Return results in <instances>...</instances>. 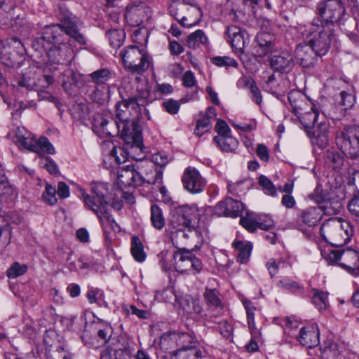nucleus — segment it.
Segmentation results:
<instances>
[{"instance_id": "nucleus-1", "label": "nucleus", "mask_w": 359, "mask_h": 359, "mask_svg": "<svg viewBox=\"0 0 359 359\" xmlns=\"http://www.w3.org/2000/svg\"><path fill=\"white\" fill-rule=\"evenodd\" d=\"M142 99L131 97L119 102L116 105V118L113 120L108 113L96 114L93 118V131L100 138L121 135L126 144L131 147L142 146V131L139 120L144 116L150 118Z\"/></svg>"}, {"instance_id": "nucleus-2", "label": "nucleus", "mask_w": 359, "mask_h": 359, "mask_svg": "<svg viewBox=\"0 0 359 359\" xmlns=\"http://www.w3.org/2000/svg\"><path fill=\"white\" fill-rule=\"evenodd\" d=\"M58 18L60 22L46 26L33 44L37 50L46 52L50 66L62 65L70 61L72 50L66 36L80 45L87 43L86 36L80 32L82 22L78 17L69 10L61 9Z\"/></svg>"}, {"instance_id": "nucleus-3", "label": "nucleus", "mask_w": 359, "mask_h": 359, "mask_svg": "<svg viewBox=\"0 0 359 359\" xmlns=\"http://www.w3.org/2000/svg\"><path fill=\"white\" fill-rule=\"evenodd\" d=\"M79 191L85 205L98 217L104 233L107 234L119 232L121 228L109 212L107 184L102 182L92 183L90 195L86 194L81 188L79 189Z\"/></svg>"}, {"instance_id": "nucleus-4", "label": "nucleus", "mask_w": 359, "mask_h": 359, "mask_svg": "<svg viewBox=\"0 0 359 359\" xmlns=\"http://www.w3.org/2000/svg\"><path fill=\"white\" fill-rule=\"evenodd\" d=\"M320 233L323 238L332 246L347 244L354 233L351 223L340 217L330 218L322 224Z\"/></svg>"}, {"instance_id": "nucleus-5", "label": "nucleus", "mask_w": 359, "mask_h": 359, "mask_svg": "<svg viewBox=\"0 0 359 359\" xmlns=\"http://www.w3.org/2000/svg\"><path fill=\"white\" fill-rule=\"evenodd\" d=\"M307 43L316 56H323L328 52L334 38V30L323 26L320 20H313L309 28L304 33Z\"/></svg>"}, {"instance_id": "nucleus-6", "label": "nucleus", "mask_w": 359, "mask_h": 359, "mask_svg": "<svg viewBox=\"0 0 359 359\" xmlns=\"http://www.w3.org/2000/svg\"><path fill=\"white\" fill-rule=\"evenodd\" d=\"M318 18L323 26L334 29V25L341 27L349 18L344 4L339 0H323L317 6Z\"/></svg>"}, {"instance_id": "nucleus-7", "label": "nucleus", "mask_w": 359, "mask_h": 359, "mask_svg": "<svg viewBox=\"0 0 359 359\" xmlns=\"http://www.w3.org/2000/svg\"><path fill=\"white\" fill-rule=\"evenodd\" d=\"M335 143L343 154L352 160H359V126H345L335 134Z\"/></svg>"}, {"instance_id": "nucleus-8", "label": "nucleus", "mask_w": 359, "mask_h": 359, "mask_svg": "<svg viewBox=\"0 0 359 359\" xmlns=\"http://www.w3.org/2000/svg\"><path fill=\"white\" fill-rule=\"evenodd\" d=\"M123 66L133 73L142 74L147 71L151 62L150 56L144 49L136 45L125 47L120 52Z\"/></svg>"}, {"instance_id": "nucleus-9", "label": "nucleus", "mask_w": 359, "mask_h": 359, "mask_svg": "<svg viewBox=\"0 0 359 359\" xmlns=\"http://www.w3.org/2000/svg\"><path fill=\"white\" fill-rule=\"evenodd\" d=\"M323 255L330 264H337L344 269L359 267V251L356 249L329 250Z\"/></svg>"}, {"instance_id": "nucleus-10", "label": "nucleus", "mask_w": 359, "mask_h": 359, "mask_svg": "<svg viewBox=\"0 0 359 359\" xmlns=\"http://www.w3.org/2000/svg\"><path fill=\"white\" fill-rule=\"evenodd\" d=\"M173 259L175 268L180 273L193 271L194 274L199 273L203 269L201 260L186 248H178L173 254Z\"/></svg>"}, {"instance_id": "nucleus-11", "label": "nucleus", "mask_w": 359, "mask_h": 359, "mask_svg": "<svg viewBox=\"0 0 359 359\" xmlns=\"http://www.w3.org/2000/svg\"><path fill=\"white\" fill-rule=\"evenodd\" d=\"M14 143L20 150H28L39 154L41 153L54 154L55 153L53 145L46 137L41 136L36 140L35 136L29 131H27V134L24 135L20 140H14Z\"/></svg>"}, {"instance_id": "nucleus-12", "label": "nucleus", "mask_w": 359, "mask_h": 359, "mask_svg": "<svg viewBox=\"0 0 359 359\" xmlns=\"http://www.w3.org/2000/svg\"><path fill=\"white\" fill-rule=\"evenodd\" d=\"M203 209H199L195 205H184L175 208L171 219V224L182 225V226L191 227L193 220L201 219V212Z\"/></svg>"}, {"instance_id": "nucleus-13", "label": "nucleus", "mask_w": 359, "mask_h": 359, "mask_svg": "<svg viewBox=\"0 0 359 359\" xmlns=\"http://www.w3.org/2000/svg\"><path fill=\"white\" fill-rule=\"evenodd\" d=\"M182 181L184 189L191 194L202 192L206 185V180L201 176L198 170L193 167L186 168Z\"/></svg>"}, {"instance_id": "nucleus-14", "label": "nucleus", "mask_w": 359, "mask_h": 359, "mask_svg": "<svg viewBox=\"0 0 359 359\" xmlns=\"http://www.w3.org/2000/svg\"><path fill=\"white\" fill-rule=\"evenodd\" d=\"M151 15V8L144 3L132 4L127 6L125 18L133 27H137L147 20Z\"/></svg>"}, {"instance_id": "nucleus-15", "label": "nucleus", "mask_w": 359, "mask_h": 359, "mask_svg": "<svg viewBox=\"0 0 359 359\" xmlns=\"http://www.w3.org/2000/svg\"><path fill=\"white\" fill-rule=\"evenodd\" d=\"M117 183L121 189L141 186L142 173L136 170L134 165H128L118 171Z\"/></svg>"}, {"instance_id": "nucleus-16", "label": "nucleus", "mask_w": 359, "mask_h": 359, "mask_svg": "<svg viewBox=\"0 0 359 359\" xmlns=\"http://www.w3.org/2000/svg\"><path fill=\"white\" fill-rule=\"evenodd\" d=\"M306 105L311 108L310 111H306L304 107V110L300 111L298 115H296L307 129H313L316 127L319 123L318 120L321 118V121H325L323 113L320 115L321 109L318 104H315L311 100H308Z\"/></svg>"}, {"instance_id": "nucleus-17", "label": "nucleus", "mask_w": 359, "mask_h": 359, "mask_svg": "<svg viewBox=\"0 0 359 359\" xmlns=\"http://www.w3.org/2000/svg\"><path fill=\"white\" fill-rule=\"evenodd\" d=\"M269 65L274 71L280 73H288L294 67L293 56L287 50L274 53L269 60Z\"/></svg>"}, {"instance_id": "nucleus-18", "label": "nucleus", "mask_w": 359, "mask_h": 359, "mask_svg": "<svg viewBox=\"0 0 359 359\" xmlns=\"http://www.w3.org/2000/svg\"><path fill=\"white\" fill-rule=\"evenodd\" d=\"M195 338L188 332H172L169 334H165L161 341H171L176 343L178 347L175 357L172 359H177L180 353L186 351L189 349H198L197 347L193 346Z\"/></svg>"}, {"instance_id": "nucleus-19", "label": "nucleus", "mask_w": 359, "mask_h": 359, "mask_svg": "<svg viewBox=\"0 0 359 359\" xmlns=\"http://www.w3.org/2000/svg\"><path fill=\"white\" fill-rule=\"evenodd\" d=\"M297 339L303 346L309 348L317 346L320 343V333L317 325L312 324L302 327Z\"/></svg>"}, {"instance_id": "nucleus-20", "label": "nucleus", "mask_w": 359, "mask_h": 359, "mask_svg": "<svg viewBox=\"0 0 359 359\" xmlns=\"http://www.w3.org/2000/svg\"><path fill=\"white\" fill-rule=\"evenodd\" d=\"M328 129L329 123L325 121H320L316 127L311 129L312 131L309 130L308 134L312 144L320 149H325L329 142Z\"/></svg>"}, {"instance_id": "nucleus-21", "label": "nucleus", "mask_w": 359, "mask_h": 359, "mask_svg": "<svg viewBox=\"0 0 359 359\" xmlns=\"http://www.w3.org/2000/svg\"><path fill=\"white\" fill-rule=\"evenodd\" d=\"M203 298L208 309L213 316H219L224 311V304L218 290L205 287Z\"/></svg>"}, {"instance_id": "nucleus-22", "label": "nucleus", "mask_w": 359, "mask_h": 359, "mask_svg": "<svg viewBox=\"0 0 359 359\" xmlns=\"http://www.w3.org/2000/svg\"><path fill=\"white\" fill-rule=\"evenodd\" d=\"M314 54L315 51L307 43L298 45L295 49L296 60L303 68H310L314 65Z\"/></svg>"}, {"instance_id": "nucleus-23", "label": "nucleus", "mask_w": 359, "mask_h": 359, "mask_svg": "<svg viewBox=\"0 0 359 359\" xmlns=\"http://www.w3.org/2000/svg\"><path fill=\"white\" fill-rule=\"evenodd\" d=\"M246 32L237 26H230L227 28L229 41L233 48L238 51H242L245 47L246 40L245 38Z\"/></svg>"}, {"instance_id": "nucleus-24", "label": "nucleus", "mask_w": 359, "mask_h": 359, "mask_svg": "<svg viewBox=\"0 0 359 359\" xmlns=\"http://www.w3.org/2000/svg\"><path fill=\"white\" fill-rule=\"evenodd\" d=\"M264 88L266 91L280 100L285 96L287 90V81L283 80L277 81L274 74H271L265 82Z\"/></svg>"}, {"instance_id": "nucleus-25", "label": "nucleus", "mask_w": 359, "mask_h": 359, "mask_svg": "<svg viewBox=\"0 0 359 359\" xmlns=\"http://www.w3.org/2000/svg\"><path fill=\"white\" fill-rule=\"evenodd\" d=\"M189 11V8L185 4H172L170 6V14L184 27H189L195 23L189 20V16L186 15Z\"/></svg>"}, {"instance_id": "nucleus-26", "label": "nucleus", "mask_w": 359, "mask_h": 359, "mask_svg": "<svg viewBox=\"0 0 359 359\" xmlns=\"http://www.w3.org/2000/svg\"><path fill=\"white\" fill-rule=\"evenodd\" d=\"M300 217L305 224L315 226L323 217V210L320 207H309L302 212Z\"/></svg>"}, {"instance_id": "nucleus-27", "label": "nucleus", "mask_w": 359, "mask_h": 359, "mask_svg": "<svg viewBox=\"0 0 359 359\" xmlns=\"http://www.w3.org/2000/svg\"><path fill=\"white\" fill-rule=\"evenodd\" d=\"M113 72L108 68H101L90 73L88 76L96 86H108L107 82L113 79Z\"/></svg>"}, {"instance_id": "nucleus-28", "label": "nucleus", "mask_w": 359, "mask_h": 359, "mask_svg": "<svg viewBox=\"0 0 359 359\" xmlns=\"http://www.w3.org/2000/svg\"><path fill=\"white\" fill-rule=\"evenodd\" d=\"M53 77L52 75L45 74L43 76V83H41L39 87V90L38 91V95L41 100H46L50 102L54 103L57 108L60 107V102L57 100V99L47 91L43 90V88H48L49 86L53 83Z\"/></svg>"}, {"instance_id": "nucleus-29", "label": "nucleus", "mask_w": 359, "mask_h": 359, "mask_svg": "<svg viewBox=\"0 0 359 359\" xmlns=\"http://www.w3.org/2000/svg\"><path fill=\"white\" fill-rule=\"evenodd\" d=\"M237 253V261L241 264L247 263L249 260L252 245L250 243L243 242L242 241H235L232 244Z\"/></svg>"}, {"instance_id": "nucleus-30", "label": "nucleus", "mask_w": 359, "mask_h": 359, "mask_svg": "<svg viewBox=\"0 0 359 359\" xmlns=\"http://www.w3.org/2000/svg\"><path fill=\"white\" fill-rule=\"evenodd\" d=\"M172 227L170 231V239L174 245L178 248L180 243L182 239L188 238L189 234L188 232H191V227L189 226H182V225H179L176 224H172Z\"/></svg>"}, {"instance_id": "nucleus-31", "label": "nucleus", "mask_w": 359, "mask_h": 359, "mask_svg": "<svg viewBox=\"0 0 359 359\" xmlns=\"http://www.w3.org/2000/svg\"><path fill=\"white\" fill-rule=\"evenodd\" d=\"M288 101L292 107V112L294 115H298L300 111L304 110L306 98L304 95L299 91H290L287 95Z\"/></svg>"}, {"instance_id": "nucleus-32", "label": "nucleus", "mask_w": 359, "mask_h": 359, "mask_svg": "<svg viewBox=\"0 0 359 359\" xmlns=\"http://www.w3.org/2000/svg\"><path fill=\"white\" fill-rule=\"evenodd\" d=\"M214 142L224 152H231L236 150L238 146V141L231 135L217 136Z\"/></svg>"}, {"instance_id": "nucleus-33", "label": "nucleus", "mask_w": 359, "mask_h": 359, "mask_svg": "<svg viewBox=\"0 0 359 359\" xmlns=\"http://www.w3.org/2000/svg\"><path fill=\"white\" fill-rule=\"evenodd\" d=\"M150 212V220L152 226L157 230L163 229L165 224V220L161 208L154 204L151 206Z\"/></svg>"}, {"instance_id": "nucleus-34", "label": "nucleus", "mask_w": 359, "mask_h": 359, "mask_svg": "<svg viewBox=\"0 0 359 359\" xmlns=\"http://www.w3.org/2000/svg\"><path fill=\"white\" fill-rule=\"evenodd\" d=\"M337 344L330 340L323 342L320 346V357L322 359H335L339 354Z\"/></svg>"}, {"instance_id": "nucleus-35", "label": "nucleus", "mask_w": 359, "mask_h": 359, "mask_svg": "<svg viewBox=\"0 0 359 359\" xmlns=\"http://www.w3.org/2000/svg\"><path fill=\"white\" fill-rule=\"evenodd\" d=\"M186 43L189 48L195 49L201 44L205 45L208 38L202 30L198 29L188 36Z\"/></svg>"}, {"instance_id": "nucleus-36", "label": "nucleus", "mask_w": 359, "mask_h": 359, "mask_svg": "<svg viewBox=\"0 0 359 359\" xmlns=\"http://www.w3.org/2000/svg\"><path fill=\"white\" fill-rule=\"evenodd\" d=\"M131 254L138 262H143L146 259V253L143 245L137 236H133L131 241Z\"/></svg>"}, {"instance_id": "nucleus-37", "label": "nucleus", "mask_w": 359, "mask_h": 359, "mask_svg": "<svg viewBox=\"0 0 359 359\" xmlns=\"http://www.w3.org/2000/svg\"><path fill=\"white\" fill-rule=\"evenodd\" d=\"M109 90V86H96L90 92L89 96L92 101L100 104H104L108 99V93Z\"/></svg>"}, {"instance_id": "nucleus-38", "label": "nucleus", "mask_w": 359, "mask_h": 359, "mask_svg": "<svg viewBox=\"0 0 359 359\" xmlns=\"http://www.w3.org/2000/svg\"><path fill=\"white\" fill-rule=\"evenodd\" d=\"M312 303L320 311H325L328 303V295L327 292L319 291L317 289L312 290Z\"/></svg>"}, {"instance_id": "nucleus-39", "label": "nucleus", "mask_w": 359, "mask_h": 359, "mask_svg": "<svg viewBox=\"0 0 359 359\" xmlns=\"http://www.w3.org/2000/svg\"><path fill=\"white\" fill-rule=\"evenodd\" d=\"M277 285L297 294H302L304 291V288L301 284L288 277L280 279Z\"/></svg>"}, {"instance_id": "nucleus-40", "label": "nucleus", "mask_w": 359, "mask_h": 359, "mask_svg": "<svg viewBox=\"0 0 359 359\" xmlns=\"http://www.w3.org/2000/svg\"><path fill=\"white\" fill-rule=\"evenodd\" d=\"M227 217H238L243 213L245 207L242 202L231 198H226Z\"/></svg>"}, {"instance_id": "nucleus-41", "label": "nucleus", "mask_w": 359, "mask_h": 359, "mask_svg": "<svg viewBox=\"0 0 359 359\" xmlns=\"http://www.w3.org/2000/svg\"><path fill=\"white\" fill-rule=\"evenodd\" d=\"M264 36H268L266 34H261L257 36V46H256V51L259 56H264L267 53L272 51L273 45L270 40H266Z\"/></svg>"}, {"instance_id": "nucleus-42", "label": "nucleus", "mask_w": 359, "mask_h": 359, "mask_svg": "<svg viewBox=\"0 0 359 359\" xmlns=\"http://www.w3.org/2000/svg\"><path fill=\"white\" fill-rule=\"evenodd\" d=\"M41 83H43V77L36 80L34 77H31L27 74H23L18 82L20 86L25 87L29 90H39Z\"/></svg>"}, {"instance_id": "nucleus-43", "label": "nucleus", "mask_w": 359, "mask_h": 359, "mask_svg": "<svg viewBox=\"0 0 359 359\" xmlns=\"http://www.w3.org/2000/svg\"><path fill=\"white\" fill-rule=\"evenodd\" d=\"M242 303L246 311L249 328L250 330H252L255 329V311L257 309L250 300L243 299H242Z\"/></svg>"}, {"instance_id": "nucleus-44", "label": "nucleus", "mask_w": 359, "mask_h": 359, "mask_svg": "<svg viewBox=\"0 0 359 359\" xmlns=\"http://www.w3.org/2000/svg\"><path fill=\"white\" fill-rule=\"evenodd\" d=\"M107 36L110 45L114 48H118L121 46L125 38V33L122 30L112 29L109 31Z\"/></svg>"}, {"instance_id": "nucleus-45", "label": "nucleus", "mask_w": 359, "mask_h": 359, "mask_svg": "<svg viewBox=\"0 0 359 359\" xmlns=\"http://www.w3.org/2000/svg\"><path fill=\"white\" fill-rule=\"evenodd\" d=\"M142 184H162L163 171L161 169L151 170L144 177L142 175Z\"/></svg>"}, {"instance_id": "nucleus-46", "label": "nucleus", "mask_w": 359, "mask_h": 359, "mask_svg": "<svg viewBox=\"0 0 359 359\" xmlns=\"http://www.w3.org/2000/svg\"><path fill=\"white\" fill-rule=\"evenodd\" d=\"M259 184L262 187L263 191L271 196L277 194L276 189L272 181L264 175H261L259 178Z\"/></svg>"}, {"instance_id": "nucleus-47", "label": "nucleus", "mask_w": 359, "mask_h": 359, "mask_svg": "<svg viewBox=\"0 0 359 359\" xmlns=\"http://www.w3.org/2000/svg\"><path fill=\"white\" fill-rule=\"evenodd\" d=\"M211 62L218 67H224L226 69L229 67H237V62L230 57L227 56H216L210 59Z\"/></svg>"}, {"instance_id": "nucleus-48", "label": "nucleus", "mask_w": 359, "mask_h": 359, "mask_svg": "<svg viewBox=\"0 0 359 359\" xmlns=\"http://www.w3.org/2000/svg\"><path fill=\"white\" fill-rule=\"evenodd\" d=\"M211 122L208 117L201 115V117L196 121V126L194 130L197 136H202L210 128Z\"/></svg>"}, {"instance_id": "nucleus-49", "label": "nucleus", "mask_w": 359, "mask_h": 359, "mask_svg": "<svg viewBox=\"0 0 359 359\" xmlns=\"http://www.w3.org/2000/svg\"><path fill=\"white\" fill-rule=\"evenodd\" d=\"M27 266L21 265L18 262L13 263L6 271V275L9 278H15L26 273Z\"/></svg>"}, {"instance_id": "nucleus-50", "label": "nucleus", "mask_w": 359, "mask_h": 359, "mask_svg": "<svg viewBox=\"0 0 359 359\" xmlns=\"http://www.w3.org/2000/svg\"><path fill=\"white\" fill-rule=\"evenodd\" d=\"M56 189L50 184H47L42 194L43 201L50 205H53L57 203L55 196Z\"/></svg>"}, {"instance_id": "nucleus-51", "label": "nucleus", "mask_w": 359, "mask_h": 359, "mask_svg": "<svg viewBox=\"0 0 359 359\" xmlns=\"http://www.w3.org/2000/svg\"><path fill=\"white\" fill-rule=\"evenodd\" d=\"M99 323L101 327L98 330L97 335L100 339L106 342L109 340L112 334V327L109 323L103 320H99Z\"/></svg>"}, {"instance_id": "nucleus-52", "label": "nucleus", "mask_w": 359, "mask_h": 359, "mask_svg": "<svg viewBox=\"0 0 359 359\" xmlns=\"http://www.w3.org/2000/svg\"><path fill=\"white\" fill-rule=\"evenodd\" d=\"M177 359H208L200 349H189L180 353Z\"/></svg>"}, {"instance_id": "nucleus-53", "label": "nucleus", "mask_w": 359, "mask_h": 359, "mask_svg": "<svg viewBox=\"0 0 359 359\" xmlns=\"http://www.w3.org/2000/svg\"><path fill=\"white\" fill-rule=\"evenodd\" d=\"M327 163L333 169H339L344 164V157L338 152H331L327 156Z\"/></svg>"}, {"instance_id": "nucleus-54", "label": "nucleus", "mask_w": 359, "mask_h": 359, "mask_svg": "<svg viewBox=\"0 0 359 359\" xmlns=\"http://www.w3.org/2000/svg\"><path fill=\"white\" fill-rule=\"evenodd\" d=\"M40 165L51 175H55L60 172L57 163L49 157L42 158Z\"/></svg>"}, {"instance_id": "nucleus-55", "label": "nucleus", "mask_w": 359, "mask_h": 359, "mask_svg": "<svg viewBox=\"0 0 359 359\" xmlns=\"http://www.w3.org/2000/svg\"><path fill=\"white\" fill-rule=\"evenodd\" d=\"M217 324L219 332L224 338L229 339L232 337L233 326L231 324L229 323L226 320L219 321Z\"/></svg>"}, {"instance_id": "nucleus-56", "label": "nucleus", "mask_w": 359, "mask_h": 359, "mask_svg": "<svg viewBox=\"0 0 359 359\" xmlns=\"http://www.w3.org/2000/svg\"><path fill=\"white\" fill-rule=\"evenodd\" d=\"M163 106L166 111L170 114H176L180 108V104L178 101L169 99L163 102Z\"/></svg>"}, {"instance_id": "nucleus-57", "label": "nucleus", "mask_w": 359, "mask_h": 359, "mask_svg": "<svg viewBox=\"0 0 359 359\" xmlns=\"http://www.w3.org/2000/svg\"><path fill=\"white\" fill-rule=\"evenodd\" d=\"M241 224L250 232H255L257 229V221L251 217H243L240 219Z\"/></svg>"}, {"instance_id": "nucleus-58", "label": "nucleus", "mask_w": 359, "mask_h": 359, "mask_svg": "<svg viewBox=\"0 0 359 359\" xmlns=\"http://www.w3.org/2000/svg\"><path fill=\"white\" fill-rule=\"evenodd\" d=\"M123 310L127 315L131 313L140 319H146L147 318V313L144 310L139 309L134 305L123 306Z\"/></svg>"}, {"instance_id": "nucleus-59", "label": "nucleus", "mask_w": 359, "mask_h": 359, "mask_svg": "<svg viewBox=\"0 0 359 359\" xmlns=\"http://www.w3.org/2000/svg\"><path fill=\"white\" fill-rule=\"evenodd\" d=\"M341 103L344 106V109L347 110L351 108L355 103V97L350 93L345 91H341L340 93Z\"/></svg>"}, {"instance_id": "nucleus-60", "label": "nucleus", "mask_w": 359, "mask_h": 359, "mask_svg": "<svg viewBox=\"0 0 359 359\" xmlns=\"http://www.w3.org/2000/svg\"><path fill=\"white\" fill-rule=\"evenodd\" d=\"M250 90L251 93V99L252 101L260 105L262 102L261 91L254 81L250 83Z\"/></svg>"}, {"instance_id": "nucleus-61", "label": "nucleus", "mask_w": 359, "mask_h": 359, "mask_svg": "<svg viewBox=\"0 0 359 359\" xmlns=\"http://www.w3.org/2000/svg\"><path fill=\"white\" fill-rule=\"evenodd\" d=\"M348 208L353 215L359 217V192L349 201Z\"/></svg>"}, {"instance_id": "nucleus-62", "label": "nucleus", "mask_w": 359, "mask_h": 359, "mask_svg": "<svg viewBox=\"0 0 359 359\" xmlns=\"http://www.w3.org/2000/svg\"><path fill=\"white\" fill-rule=\"evenodd\" d=\"M183 85L187 88H191L196 85L194 74L191 71H187L182 76Z\"/></svg>"}, {"instance_id": "nucleus-63", "label": "nucleus", "mask_w": 359, "mask_h": 359, "mask_svg": "<svg viewBox=\"0 0 359 359\" xmlns=\"http://www.w3.org/2000/svg\"><path fill=\"white\" fill-rule=\"evenodd\" d=\"M48 359H72L69 354L65 353L64 348L60 347L55 351L50 352L47 355Z\"/></svg>"}, {"instance_id": "nucleus-64", "label": "nucleus", "mask_w": 359, "mask_h": 359, "mask_svg": "<svg viewBox=\"0 0 359 359\" xmlns=\"http://www.w3.org/2000/svg\"><path fill=\"white\" fill-rule=\"evenodd\" d=\"M256 154L259 159L264 162H267L269 160L268 148L263 144H257Z\"/></svg>"}]
</instances>
